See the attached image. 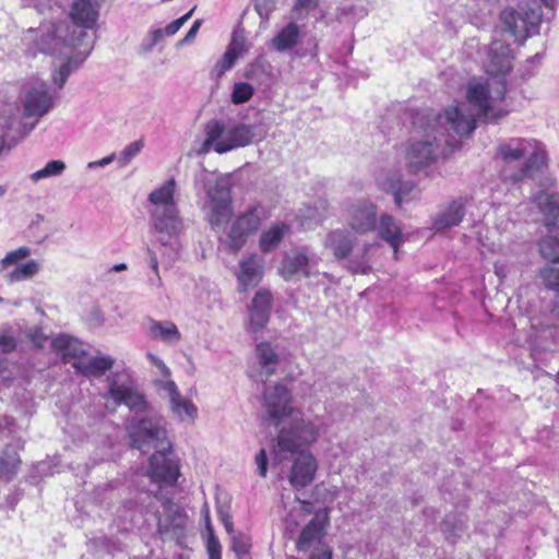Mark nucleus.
I'll use <instances>...</instances> for the list:
<instances>
[{"label":"nucleus","instance_id":"obj_19","mask_svg":"<svg viewBox=\"0 0 559 559\" xmlns=\"http://www.w3.org/2000/svg\"><path fill=\"white\" fill-rule=\"evenodd\" d=\"M188 518L175 503L167 500L165 514L158 520V533L163 539L179 543L186 536Z\"/></svg>","mask_w":559,"mask_h":559},{"label":"nucleus","instance_id":"obj_8","mask_svg":"<svg viewBox=\"0 0 559 559\" xmlns=\"http://www.w3.org/2000/svg\"><path fill=\"white\" fill-rule=\"evenodd\" d=\"M420 115L426 121H431L432 128L437 133H443L444 138L450 139L452 142L460 141L452 140L451 133H454L460 139L467 138L476 129L477 122L481 120L471 111L468 104L463 102L449 106L444 109L443 114L420 112Z\"/></svg>","mask_w":559,"mask_h":559},{"label":"nucleus","instance_id":"obj_32","mask_svg":"<svg viewBox=\"0 0 559 559\" xmlns=\"http://www.w3.org/2000/svg\"><path fill=\"white\" fill-rule=\"evenodd\" d=\"M378 236L389 243L393 249L394 257H397L399 248L404 241L403 231L400 223L389 214H382L379 217Z\"/></svg>","mask_w":559,"mask_h":559},{"label":"nucleus","instance_id":"obj_4","mask_svg":"<svg viewBox=\"0 0 559 559\" xmlns=\"http://www.w3.org/2000/svg\"><path fill=\"white\" fill-rule=\"evenodd\" d=\"M289 423L284 425L273 443V454L276 464H283L289 455L314 443L321 433V424L319 418L306 417L300 411L296 409L293 416H289Z\"/></svg>","mask_w":559,"mask_h":559},{"label":"nucleus","instance_id":"obj_50","mask_svg":"<svg viewBox=\"0 0 559 559\" xmlns=\"http://www.w3.org/2000/svg\"><path fill=\"white\" fill-rule=\"evenodd\" d=\"M29 255L31 249L28 247H20L16 250L8 252L7 255L0 261V271L5 270L10 265L16 264Z\"/></svg>","mask_w":559,"mask_h":559},{"label":"nucleus","instance_id":"obj_34","mask_svg":"<svg viewBox=\"0 0 559 559\" xmlns=\"http://www.w3.org/2000/svg\"><path fill=\"white\" fill-rule=\"evenodd\" d=\"M534 202L544 215L549 231H552L551 227L559 219V194L539 191L535 194Z\"/></svg>","mask_w":559,"mask_h":559},{"label":"nucleus","instance_id":"obj_64","mask_svg":"<svg viewBox=\"0 0 559 559\" xmlns=\"http://www.w3.org/2000/svg\"><path fill=\"white\" fill-rule=\"evenodd\" d=\"M310 559H332V551L329 548H323L312 554Z\"/></svg>","mask_w":559,"mask_h":559},{"label":"nucleus","instance_id":"obj_3","mask_svg":"<svg viewBox=\"0 0 559 559\" xmlns=\"http://www.w3.org/2000/svg\"><path fill=\"white\" fill-rule=\"evenodd\" d=\"M414 126L417 135L404 145V159L409 173L416 174L435 164L440 157H445V146L450 151L459 147V142H452L443 133H437L431 121L423 119L420 112L415 115Z\"/></svg>","mask_w":559,"mask_h":559},{"label":"nucleus","instance_id":"obj_20","mask_svg":"<svg viewBox=\"0 0 559 559\" xmlns=\"http://www.w3.org/2000/svg\"><path fill=\"white\" fill-rule=\"evenodd\" d=\"M512 51L508 44L501 40H493L487 48V59L484 67L491 78L504 79V75L512 69Z\"/></svg>","mask_w":559,"mask_h":559},{"label":"nucleus","instance_id":"obj_37","mask_svg":"<svg viewBox=\"0 0 559 559\" xmlns=\"http://www.w3.org/2000/svg\"><path fill=\"white\" fill-rule=\"evenodd\" d=\"M175 190H176V181L174 178L166 180L162 186L154 189L148 194V202L152 205L151 210H160L167 209L170 206H177L175 202Z\"/></svg>","mask_w":559,"mask_h":559},{"label":"nucleus","instance_id":"obj_36","mask_svg":"<svg viewBox=\"0 0 559 559\" xmlns=\"http://www.w3.org/2000/svg\"><path fill=\"white\" fill-rule=\"evenodd\" d=\"M299 39V25L295 22H289L271 39V47L278 52H285L297 46Z\"/></svg>","mask_w":559,"mask_h":559},{"label":"nucleus","instance_id":"obj_58","mask_svg":"<svg viewBox=\"0 0 559 559\" xmlns=\"http://www.w3.org/2000/svg\"><path fill=\"white\" fill-rule=\"evenodd\" d=\"M255 464H257V468H258V474L261 476V477H265L266 476V472H267V457H266V452L264 449H261L257 455H255Z\"/></svg>","mask_w":559,"mask_h":559},{"label":"nucleus","instance_id":"obj_59","mask_svg":"<svg viewBox=\"0 0 559 559\" xmlns=\"http://www.w3.org/2000/svg\"><path fill=\"white\" fill-rule=\"evenodd\" d=\"M147 358L150 361L158 368V370L162 372V374L166 378L165 380H169L170 377V370L168 367L164 364L162 359H159L157 356L153 355L152 353L147 354Z\"/></svg>","mask_w":559,"mask_h":559},{"label":"nucleus","instance_id":"obj_10","mask_svg":"<svg viewBox=\"0 0 559 559\" xmlns=\"http://www.w3.org/2000/svg\"><path fill=\"white\" fill-rule=\"evenodd\" d=\"M542 2L544 0H528L522 12L513 8L504 9L500 14L502 31L516 41H523L535 34L543 19Z\"/></svg>","mask_w":559,"mask_h":559},{"label":"nucleus","instance_id":"obj_40","mask_svg":"<svg viewBox=\"0 0 559 559\" xmlns=\"http://www.w3.org/2000/svg\"><path fill=\"white\" fill-rule=\"evenodd\" d=\"M51 346L55 352L61 355L64 359L74 358L76 360L84 354L79 340L66 334L56 336L51 341Z\"/></svg>","mask_w":559,"mask_h":559},{"label":"nucleus","instance_id":"obj_48","mask_svg":"<svg viewBox=\"0 0 559 559\" xmlns=\"http://www.w3.org/2000/svg\"><path fill=\"white\" fill-rule=\"evenodd\" d=\"M246 41L245 32L242 29H235L226 51L230 52L233 57L238 59L247 51Z\"/></svg>","mask_w":559,"mask_h":559},{"label":"nucleus","instance_id":"obj_29","mask_svg":"<svg viewBox=\"0 0 559 559\" xmlns=\"http://www.w3.org/2000/svg\"><path fill=\"white\" fill-rule=\"evenodd\" d=\"M466 199L457 198L452 200L445 207L440 210L432 218V226L436 230H443L457 226L465 216Z\"/></svg>","mask_w":559,"mask_h":559},{"label":"nucleus","instance_id":"obj_49","mask_svg":"<svg viewBox=\"0 0 559 559\" xmlns=\"http://www.w3.org/2000/svg\"><path fill=\"white\" fill-rule=\"evenodd\" d=\"M143 145L144 143L142 140H138L128 144L117 157L120 167H124L130 164V162L141 152Z\"/></svg>","mask_w":559,"mask_h":559},{"label":"nucleus","instance_id":"obj_25","mask_svg":"<svg viewBox=\"0 0 559 559\" xmlns=\"http://www.w3.org/2000/svg\"><path fill=\"white\" fill-rule=\"evenodd\" d=\"M356 243L357 238L345 228L330 231L323 241L324 248L329 250L336 260L347 259Z\"/></svg>","mask_w":559,"mask_h":559},{"label":"nucleus","instance_id":"obj_11","mask_svg":"<svg viewBox=\"0 0 559 559\" xmlns=\"http://www.w3.org/2000/svg\"><path fill=\"white\" fill-rule=\"evenodd\" d=\"M107 401L112 400L115 406L126 405L131 412L145 413L148 403L145 395L135 386L130 374L126 371L112 372L107 377Z\"/></svg>","mask_w":559,"mask_h":559},{"label":"nucleus","instance_id":"obj_46","mask_svg":"<svg viewBox=\"0 0 559 559\" xmlns=\"http://www.w3.org/2000/svg\"><path fill=\"white\" fill-rule=\"evenodd\" d=\"M254 94V90L251 84L246 82L235 83L231 92V103L240 105L251 99Z\"/></svg>","mask_w":559,"mask_h":559},{"label":"nucleus","instance_id":"obj_9","mask_svg":"<svg viewBox=\"0 0 559 559\" xmlns=\"http://www.w3.org/2000/svg\"><path fill=\"white\" fill-rule=\"evenodd\" d=\"M127 431L131 445L142 453H147L152 449L156 451L173 450V444L167 436L166 423L162 417H133L127 424Z\"/></svg>","mask_w":559,"mask_h":559},{"label":"nucleus","instance_id":"obj_21","mask_svg":"<svg viewBox=\"0 0 559 559\" xmlns=\"http://www.w3.org/2000/svg\"><path fill=\"white\" fill-rule=\"evenodd\" d=\"M264 258L252 253L239 261V270L236 273L239 292H247L255 287L264 274Z\"/></svg>","mask_w":559,"mask_h":559},{"label":"nucleus","instance_id":"obj_16","mask_svg":"<svg viewBox=\"0 0 559 559\" xmlns=\"http://www.w3.org/2000/svg\"><path fill=\"white\" fill-rule=\"evenodd\" d=\"M173 450L160 449L150 459V477L154 483L173 486L180 476L178 460L169 456Z\"/></svg>","mask_w":559,"mask_h":559},{"label":"nucleus","instance_id":"obj_57","mask_svg":"<svg viewBox=\"0 0 559 559\" xmlns=\"http://www.w3.org/2000/svg\"><path fill=\"white\" fill-rule=\"evenodd\" d=\"M87 321L91 326H102L105 321V314L98 307H93L90 310Z\"/></svg>","mask_w":559,"mask_h":559},{"label":"nucleus","instance_id":"obj_51","mask_svg":"<svg viewBox=\"0 0 559 559\" xmlns=\"http://www.w3.org/2000/svg\"><path fill=\"white\" fill-rule=\"evenodd\" d=\"M346 269L352 274H368L371 271V265L365 259V257L361 259L354 258L347 262Z\"/></svg>","mask_w":559,"mask_h":559},{"label":"nucleus","instance_id":"obj_18","mask_svg":"<svg viewBox=\"0 0 559 559\" xmlns=\"http://www.w3.org/2000/svg\"><path fill=\"white\" fill-rule=\"evenodd\" d=\"M159 394L169 401V407L175 417L179 420L193 421L198 415L197 406L188 399L183 397L171 380H158L155 382Z\"/></svg>","mask_w":559,"mask_h":559},{"label":"nucleus","instance_id":"obj_56","mask_svg":"<svg viewBox=\"0 0 559 559\" xmlns=\"http://www.w3.org/2000/svg\"><path fill=\"white\" fill-rule=\"evenodd\" d=\"M206 548L209 552V559H221V545L214 534L209 535Z\"/></svg>","mask_w":559,"mask_h":559},{"label":"nucleus","instance_id":"obj_39","mask_svg":"<svg viewBox=\"0 0 559 559\" xmlns=\"http://www.w3.org/2000/svg\"><path fill=\"white\" fill-rule=\"evenodd\" d=\"M323 525L317 519H312L301 531L296 547L299 551H307L318 544H320L321 538L323 537Z\"/></svg>","mask_w":559,"mask_h":559},{"label":"nucleus","instance_id":"obj_61","mask_svg":"<svg viewBox=\"0 0 559 559\" xmlns=\"http://www.w3.org/2000/svg\"><path fill=\"white\" fill-rule=\"evenodd\" d=\"M200 26H201V21L200 20L194 21L192 26L188 31L187 35L182 39V43H190L191 40H193V38L195 37Z\"/></svg>","mask_w":559,"mask_h":559},{"label":"nucleus","instance_id":"obj_14","mask_svg":"<svg viewBox=\"0 0 559 559\" xmlns=\"http://www.w3.org/2000/svg\"><path fill=\"white\" fill-rule=\"evenodd\" d=\"M150 213L152 227L159 235V242L163 246L178 248L177 238L183 230V221L179 215L178 206L151 210Z\"/></svg>","mask_w":559,"mask_h":559},{"label":"nucleus","instance_id":"obj_7","mask_svg":"<svg viewBox=\"0 0 559 559\" xmlns=\"http://www.w3.org/2000/svg\"><path fill=\"white\" fill-rule=\"evenodd\" d=\"M233 186L229 175H219L204 186L206 198L202 210L213 229L224 227L233 215Z\"/></svg>","mask_w":559,"mask_h":559},{"label":"nucleus","instance_id":"obj_12","mask_svg":"<svg viewBox=\"0 0 559 559\" xmlns=\"http://www.w3.org/2000/svg\"><path fill=\"white\" fill-rule=\"evenodd\" d=\"M292 402V393L286 385L276 383L265 388L262 400L265 419L278 426L284 419L294 415L296 408Z\"/></svg>","mask_w":559,"mask_h":559},{"label":"nucleus","instance_id":"obj_41","mask_svg":"<svg viewBox=\"0 0 559 559\" xmlns=\"http://www.w3.org/2000/svg\"><path fill=\"white\" fill-rule=\"evenodd\" d=\"M164 40L162 28L150 29L136 46V53L141 58H146Z\"/></svg>","mask_w":559,"mask_h":559},{"label":"nucleus","instance_id":"obj_44","mask_svg":"<svg viewBox=\"0 0 559 559\" xmlns=\"http://www.w3.org/2000/svg\"><path fill=\"white\" fill-rule=\"evenodd\" d=\"M64 170H66L64 162H62L60 159H53V160L48 162L44 168L31 174L29 178L33 182H37L45 178L60 176Z\"/></svg>","mask_w":559,"mask_h":559},{"label":"nucleus","instance_id":"obj_1","mask_svg":"<svg viewBox=\"0 0 559 559\" xmlns=\"http://www.w3.org/2000/svg\"><path fill=\"white\" fill-rule=\"evenodd\" d=\"M22 41L29 55L61 56L93 45L83 31L70 29L66 20H44L38 27H29L23 33Z\"/></svg>","mask_w":559,"mask_h":559},{"label":"nucleus","instance_id":"obj_27","mask_svg":"<svg viewBox=\"0 0 559 559\" xmlns=\"http://www.w3.org/2000/svg\"><path fill=\"white\" fill-rule=\"evenodd\" d=\"M380 187L394 194L395 203L401 206L404 201H411L419 198L420 190L413 182H401L399 175H385L379 178Z\"/></svg>","mask_w":559,"mask_h":559},{"label":"nucleus","instance_id":"obj_5","mask_svg":"<svg viewBox=\"0 0 559 559\" xmlns=\"http://www.w3.org/2000/svg\"><path fill=\"white\" fill-rule=\"evenodd\" d=\"M507 91L506 79H472L466 86V102L468 108L479 119L498 123L508 115V110L497 106L504 98Z\"/></svg>","mask_w":559,"mask_h":559},{"label":"nucleus","instance_id":"obj_42","mask_svg":"<svg viewBox=\"0 0 559 559\" xmlns=\"http://www.w3.org/2000/svg\"><path fill=\"white\" fill-rule=\"evenodd\" d=\"M40 270V263L36 260H29L26 263L17 264L14 270L8 274L10 282H21L34 277Z\"/></svg>","mask_w":559,"mask_h":559},{"label":"nucleus","instance_id":"obj_17","mask_svg":"<svg viewBox=\"0 0 559 559\" xmlns=\"http://www.w3.org/2000/svg\"><path fill=\"white\" fill-rule=\"evenodd\" d=\"M377 206L368 200H357L346 210V222L356 234H366L377 227Z\"/></svg>","mask_w":559,"mask_h":559},{"label":"nucleus","instance_id":"obj_45","mask_svg":"<svg viewBox=\"0 0 559 559\" xmlns=\"http://www.w3.org/2000/svg\"><path fill=\"white\" fill-rule=\"evenodd\" d=\"M544 284L557 292V299L554 311L559 317V266H546L540 271Z\"/></svg>","mask_w":559,"mask_h":559},{"label":"nucleus","instance_id":"obj_22","mask_svg":"<svg viewBox=\"0 0 559 559\" xmlns=\"http://www.w3.org/2000/svg\"><path fill=\"white\" fill-rule=\"evenodd\" d=\"M69 17L73 23V28L83 31L87 34L88 29H93L99 17V4L92 0H73Z\"/></svg>","mask_w":559,"mask_h":559},{"label":"nucleus","instance_id":"obj_62","mask_svg":"<svg viewBox=\"0 0 559 559\" xmlns=\"http://www.w3.org/2000/svg\"><path fill=\"white\" fill-rule=\"evenodd\" d=\"M318 5V0H296L294 5L295 10L307 9L311 10Z\"/></svg>","mask_w":559,"mask_h":559},{"label":"nucleus","instance_id":"obj_43","mask_svg":"<svg viewBox=\"0 0 559 559\" xmlns=\"http://www.w3.org/2000/svg\"><path fill=\"white\" fill-rule=\"evenodd\" d=\"M539 251L543 258L559 263V233L543 238L539 242Z\"/></svg>","mask_w":559,"mask_h":559},{"label":"nucleus","instance_id":"obj_55","mask_svg":"<svg viewBox=\"0 0 559 559\" xmlns=\"http://www.w3.org/2000/svg\"><path fill=\"white\" fill-rule=\"evenodd\" d=\"M16 340L9 333H0V350L4 354L12 353L16 348Z\"/></svg>","mask_w":559,"mask_h":559},{"label":"nucleus","instance_id":"obj_47","mask_svg":"<svg viewBox=\"0 0 559 559\" xmlns=\"http://www.w3.org/2000/svg\"><path fill=\"white\" fill-rule=\"evenodd\" d=\"M231 549L235 552L237 559H240L242 557H251L249 552L251 548V542L249 536L241 533H235L231 535Z\"/></svg>","mask_w":559,"mask_h":559},{"label":"nucleus","instance_id":"obj_13","mask_svg":"<svg viewBox=\"0 0 559 559\" xmlns=\"http://www.w3.org/2000/svg\"><path fill=\"white\" fill-rule=\"evenodd\" d=\"M261 222L262 216L259 206H250L237 215L227 233L229 251L236 253L241 250L248 239L258 231Z\"/></svg>","mask_w":559,"mask_h":559},{"label":"nucleus","instance_id":"obj_33","mask_svg":"<svg viewBox=\"0 0 559 559\" xmlns=\"http://www.w3.org/2000/svg\"><path fill=\"white\" fill-rule=\"evenodd\" d=\"M148 337L166 344H177L181 340V333L173 321H157L150 319Z\"/></svg>","mask_w":559,"mask_h":559},{"label":"nucleus","instance_id":"obj_30","mask_svg":"<svg viewBox=\"0 0 559 559\" xmlns=\"http://www.w3.org/2000/svg\"><path fill=\"white\" fill-rule=\"evenodd\" d=\"M94 45H85L84 48L72 51L68 59L51 73V79L58 88H62L72 71L79 69L93 50Z\"/></svg>","mask_w":559,"mask_h":559},{"label":"nucleus","instance_id":"obj_54","mask_svg":"<svg viewBox=\"0 0 559 559\" xmlns=\"http://www.w3.org/2000/svg\"><path fill=\"white\" fill-rule=\"evenodd\" d=\"M236 60V57H233L230 52L225 51L222 58L216 62L214 67V70L217 72V75H223L227 70H229L234 66Z\"/></svg>","mask_w":559,"mask_h":559},{"label":"nucleus","instance_id":"obj_24","mask_svg":"<svg viewBox=\"0 0 559 559\" xmlns=\"http://www.w3.org/2000/svg\"><path fill=\"white\" fill-rule=\"evenodd\" d=\"M255 358L258 369L251 373V377L259 382H265L271 376L275 374L280 366V356L275 348L267 342L257 345Z\"/></svg>","mask_w":559,"mask_h":559},{"label":"nucleus","instance_id":"obj_60","mask_svg":"<svg viewBox=\"0 0 559 559\" xmlns=\"http://www.w3.org/2000/svg\"><path fill=\"white\" fill-rule=\"evenodd\" d=\"M115 158H116V154H115V153H112V154H110V155H108V156H106V157H104V158H102V159H99V160L90 162V163L87 164V168H88V169H94V168H96V167H104V166H107V165H109L110 163H112V162L115 160Z\"/></svg>","mask_w":559,"mask_h":559},{"label":"nucleus","instance_id":"obj_38","mask_svg":"<svg viewBox=\"0 0 559 559\" xmlns=\"http://www.w3.org/2000/svg\"><path fill=\"white\" fill-rule=\"evenodd\" d=\"M21 459L16 449L8 444L0 449V479L12 480L19 472Z\"/></svg>","mask_w":559,"mask_h":559},{"label":"nucleus","instance_id":"obj_15","mask_svg":"<svg viewBox=\"0 0 559 559\" xmlns=\"http://www.w3.org/2000/svg\"><path fill=\"white\" fill-rule=\"evenodd\" d=\"M285 461L290 462L287 479L294 489H301L310 485L318 471V461L309 450H297Z\"/></svg>","mask_w":559,"mask_h":559},{"label":"nucleus","instance_id":"obj_52","mask_svg":"<svg viewBox=\"0 0 559 559\" xmlns=\"http://www.w3.org/2000/svg\"><path fill=\"white\" fill-rule=\"evenodd\" d=\"M193 11H194V8L191 9L183 16L169 23L165 28H162V36L164 37L165 35H167V36L175 35L182 27V25L191 17Z\"/></svg>","mask_w":559,"mask_h":559},{"label":"nucleus","instance_id":"obj_2","mask_svg":"<svg viewBox=\"0 0 559 559\" xmlns=\"http://www.w3.org/2000/svg\"><path fill=\"white\" fill-rule=\"evenodd\" d=\"M496 157L501 163L503 179L512 182L532 178L547 165L544 145L532 138H511L500 142Z\"/></svg>","mask_w":559,"mask_h":559},{"label":"nucleus","instance_id":"obj_23","mask_svg":"<svg viewBox=\"0 0 559 559\" xmlns=\"http://www.w3.org/2000/svg\"><path fill=\"white\" fill-rule=\"evenodd\" d=\"M53 106V97L48 93L47 84L41 82L31 86L24 99V115L40 118Z\"/></svg>","mask_w":559,"mask_h":559},{"label":"nucleus","instance_id":"obj_35","mask_svg":"<svg viewBox=\"0 0 559 559\" xmlns=\"http://www.w3.org/2000/svg\"><path fill=\"white\" fill-rule=\"evenodd\" d=\"M290 233L289 225L275 223L263 230L259 238V248L263 253L272 252L278 248L283 239Z\"/></svg>","mask_w":559,"mask_h":559},{"label":"nucleus","instance_id":"obj_28","mask_svg":"<svg viewBox=\"0 0 559 559\" xmlns=\"http://www.w3.org/2000/svg\"><path fill=\"white\" fill-rule=\"evenodd\" d=\"M311 265L312 262L306 253L293 250L290 253L285 254L280 266V275L286 281H290L297 275L308 278L311 276Z\"/></svg>","mask_w":559,"mask_h":559},{"label":"nucleus","instance_id":"obj_63","mask_svg":"<svg viewBox=\"0 0 559 559\" xmlns=\"http://www.w3.org/2000/svg\"><path fill=\"white\" fill-rule=\"evenodd\" d=\"M147 284L152 288H156V289H160L164 286V283H163V280H162L159 273H154V275L152 277H148Z\"/></svg>","mask_w":559,"mask_h":559},{"label":"nucleus","instance_id":"obj_31","mask_svg":"<svg viewBox=\"0 0 559 559\" xmlns=\"http://www.w3.org/2000/svg\"><path fill=\"white\" fill-rule=\"evenodd\" d=\"M115 364L110 356H84L74 360L73 368L84 377H102L112 368Z\"/></svg>","mask_w":559,"mask_h":559},{"label":"nucleus","instance_id":"obj_26","mask_svg":"<svg viewBox=\"0 0 559 559\" xmlns=\"http://www.w3.org/2000/svg\"><path fill=\"white\" fill-rule=\"evenodd\" d=\"M272 305V295L266 289H260L254 295L249 309L250 330L257 332L262 330L269 322Z\"/></svg>","mask_w":559,"mask_h":559},{"label":"nucleus","instance_id":"obj_53","mask_svg":"<svg viewBox=\"0 0 559 559\" xmlns=\"http://www.w3.org/2000/svg\"><path fill=\"white\" fill-rule=\"evenodd\" d=\"M518 267L513 263L499 260L495 263V273L500 280H504L512 274L518 273Z\"/></svg>","mask_w":559,"mask_h":559},{"label":"nucleus","instance_id":"obj_6","mask_svg":"<svg viewBox=\"0 0 559 559\" xmlns=\"http://www.w3.org/2000/svg\"><path fill=\"white\" fill-rule=\"evenodd\" d=\"M257 129L255 124L234 123L226 127L221 120H210L204 128L205 140L200 152L207 153L213 150L218 154H224L235 148L245 147L258 136Z\"/></svg>","mask_w":559,"mask_h":559}]
</instances>
